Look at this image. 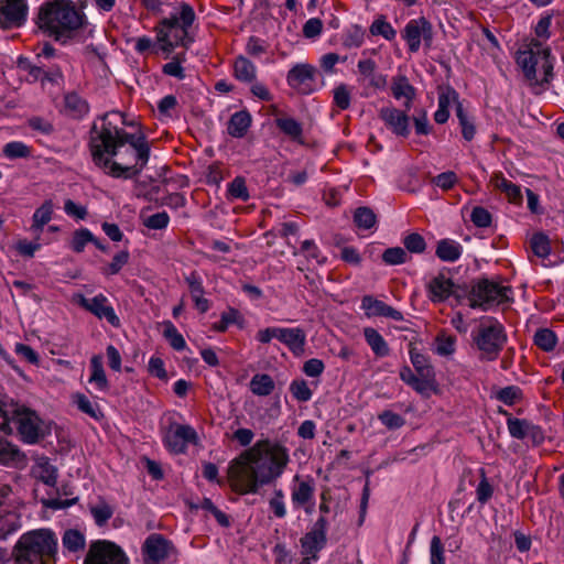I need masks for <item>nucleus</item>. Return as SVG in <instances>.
<instances>
[{
	"instance_id": "obj_7",
	"label": "nucleus",
	"mask_w": 564,
	"mask_h": 564,
	"mask_svg": "<svg viewBox=\"0 0 564 564\" xmlns=\"http://www.w3.org/2000/svg\"><path fill=\"white\" fill-rule=\"evenodd\" d=\"M195 20L193 7L186 2H180L175 12L160 22L158 40L162 43V50L171 52L175 46H187L192 42L188 30Z\"/></svg>"
},
{
	"instance_id": "obj_29",
	"label": "nucleus",
	"mask_w": 564,
	"mask_h": 564,
	"mask_svg": "<svg viewBox=\"0 0 564 564\" xmlns=\"http://www.w3.org/2000/svg\"><path fill=\"white\" fill-rule=\"evenodd\" d=\"M90 384H94L98 391H107L109 382L104 370L102 357L94 355L90 359V377L88 379Z\"/></svg>"
},
{
	"instance_id": "obj_40",
	"label": "nucleus",
	"mask_w": 564,
	"mask_h": 564,
	"mask_svg": "<svg viewBox=\"0 0 564 564\" xmlns=\"http://www.w3.org/2000/svg\"><path fill=\"white\" fill-rule=\"evenodd\" d=\"M228 133L234 138H242L247 134V111L234 113L227 126Z\"/></svg>"
},
{
	"instance_id": "obj_9",
	"label": "nucleus",
	"mask_w": 564,
	"mask_h": 564,
	"mask_svg": "<svg viewBox=\"0 0 564 564\" xmlns=\"http://www.w3.org/2000/svg\"><path fill=\"white\" fill-rule=\"evenodd\" d=\"M473 340L480 351L479 359L494 361L499 357L507 343V334L500 322L495 318H488L473 334Z\"/></svg>"
},
{
	"instance_id": "obj_28",
	"label": "nucleus",
	"mask_w": 564,
	"mask_h": 564,
	"mask_svg": "<svg viewBox=\"0 0 564 564\" xmlns=\"http://www.w3.org/2000/svg\"><path fill=\"white\" fill-rule=\"evenodd\" d=\"M491 183L496 188L506 194L510 203L516 205L522 203L520 186L508 181L502 173H495L491 177Z\"/></svg>"
},
{
	"instance_id": "obj_55",
	"label": "nucleus",
	"mask_w": 564,
	"mask_h": 564,
	"mask_svg": "<svg viewBox=\"0 0 564 564\" xmlns=\"http://www.w3.org/2000/svg\"><path fill=\"white\" fill-rule=\"evenodd\" d=\"M403 245L409 252L423 253L426 249V242L422 235L412 232L404 237Z\"/></svg>"
},
{
	"instance_id": "obj_61",
	"label": "nucleus",
	"mask_w": 564,
	"mask_h": 564,
	"mask_svg": "<svg viewBox=\"0 0 564 564\" xmlns=\"http://www.w3.org/2000/svg\"><path fill=\"white\" fill-rule=\"evenodd\" d=\"M521 395H522V392H521V389L519 387L509 386V387L502 388L498 392L497 399L499 401L503 402L505 404L512 405L518 400L521 399Z\"/></svg>"
},
{
	"instance_id": "obj_25",
	"label": "nucleus",
	"mask_w": 564,
	"mask_h": 564,
	"mask_svg": "<svg viewBox=\"0 0 564 564\" xmlns=\"http://www.w3.org/2000/svg\"><path fill=\"white\" fill-rule=\"evenodd\" d=\"M278 339L288 346L294 355L304 352L306 334L302 328H279Z\"/></svg>"
},
{
	"instance_id": "obj_54",
	"label": "nucleus",
	"mask_w": 564,
	"mask_h": 564,
	"mask_svg": "<svg viewBox=\"0 0 564 564\" xmlns=\"http://www.w3.org/2000/svg\"><path fill=\"white\" fill-rule=\"evenodd\" d=\"M378 420L388 429V430H398L401 429L405 424V420L398 413H394L390 410H384L378 414Z\"/></svg>"
},
{
	"instance_id": "obj_1",
	"label": "nucleus",
	"mask_w": 564,
	"mask_h": 564,
	"mask_svg": "<svg viewBox=\"0 0 564 564\" xmlns=\"http://www.w3.org/2000/svg\"><path fill=\"white\" fill-rule=\"evenodd\" d=\"M127 123L119 111L106 113L101 124H94L89 148L93 162L102 172L115 178H133L141 174L150 159V144L142 131L129 133L118 123Z\"/></svg>"
},
{
	"instance_id": "obj_8",
	"label": "nucleus",
	"mask_w": 564,
	"mask_h": 564,
	"mask_svg": "<svg viewBox=\"0 0 564 564\" xmlns=\"http://www.w3.org/2000/svg\"><path fill=\"white\" fill-rule=\"evenodd\" d=\"M409 354L417 375H414L409 366H403L400 369V379L415 392L429 397L431 391H435L436 386L434 368L429 358L419 352L412 343H410Z\"/></svg>"
},
{
	"instance_id": "obj_15",
	"label": "nucleus",
	"mask_w": 564,
	"mask_h": 564,
	"mask_svg": "<svg viewBox=\"0 0 564 564\" xmlns=\"http://www.w3.org/2000/svg\"><path fill=\"white\" fill-rule=\"evenodd\" d=\"M17 64L20 70L28 74V80L32 83L39 80L54 83L63 77L61 68L56 65L47 66L45 63H40L36 59L31 62L30 58L24 56H20Z\"/></svg>"
},
{
	"instance_id": "obj_30",
	"label": "nucleus",
	"mask_w": 564,
	"mask_h": 564,
	"mask_svg": "<svg viewBox=\"0 0 564 564\" xmlns=\"http://www.w3.org/2000/svg\"><path fill=\"white\" fill-rule=\"evenodd\" d=\"M20 527L19 514L0 506V540H6L10 534L18 531Z\"/></svg>"
},
{
	"instance_id": "obj_34",
	"label": "nucleus",
	"mask_w": 564,
	"mask_h": 564,
	"mask_svg": "<svg viewBox=\"0 0 564 564\" xmlns=\"http://www.w3.org/2000/svg\"><path fill=\"white\" fill-rule=\"evenodd\" d=\"M25 455L21 449L11 442L1 438L0 440V465H12L23 462Z\"/></svg>"
},
{
	"instance_id": "obj_53",
	"label": "nucleus",
	"mask_w": 564,
	"mask_h": 564,
	"mask_svg": "<svg viewBox=\"0 0 564 564\" xmlns=\"http://www.w3.org/2000/svg\"><path fill=\"white\" fill-rule=\"evenodd\" d=\"M408 254L401 247L388 248L382 253V261L389 265L402 264L405 263Z\"/></svg>"
},
{
	"instance_id": "obj_20",
	"label": "nucleus",
	"mask_w": 564,
	"mask_h": 564,
	"mask_svg": "<svg viewBox=\"0 0 564 564\" xmlns=\"http://www.w3.org/2000/svg\"><path fill=\"white\" fill-rule=\"evenodd\" d=\"M227 481L236 492H247V449L242 451L230 463L227 471Z\"/></svg>"
},
{
	"instance_id": "obj_56",
	"label": "nucleus",
	"mask_w": 564,
	"mask_h": 564,
	"mask_svg": "<svg viewBox=\"0 0 564 564\" xmlns=\"http://www.w3.org/2000/svg\"><path fill=\"white\" fill-rule=\"evenodd\" d=\"M529 423L530 422L527 420L509 417L507 420V425L510 435L517 440H524L527 437L525 432L528 431Z\"/></svg>"
},
{
	"instance_id": "obj_64",
	"label": "nucleus",
	"mask_w": 564,
	"mask_h": 564,
	"mask_svg": "<svg viewBox=\"0 0 564 564\" xmlns=\"http://www.w3.org/2000/svg\"><path fill=\"white\" fill-rule=\"evenodd\" d=\"M169 221H170V217H169L167 213L161 212V213H156V214L149 216L144 220V226L150 229L160 230V229L166 228L169 225Z\"/></svg>"
},
{
	"instance_id": "obj_43",
	"label": "nucleus",
	"mask_w": 564,
	"mask_h": 564,
	"mask_svg": "<svg viewBox=\"0 0 564 564\" xmlns=\"http://www.w3.org/2000/svg\"><path fill=\"white\" fill-rule=\"evenodd\" d=\"M39 479L47 486H55L57 481V469L47 460L42 459L36 465Z\"/></svg>"
},
{
	"instance_id": "obj_23",
	"label": "nucleus",
	"mask_w": 564,
	"mask_h": 564,
	"mask_svg": "<svg viewBox=\"0 0 564 564\" xmlns=\"http://www.w3.org/2000/svg\"><path fill=\"white\" fill-rule=\"evenodd\" d=\"M361 304L368 316H383L394 321L403 319V315L400 311L370 295L364 296Z\"/></svg>"
},
{
	"instance_id": "obj_4",
	"label": "nucleus",
	"mask_w": 564,
	"mask_h": 564,
	"mask_svg": "<svg viewBox=\"0 0 564 564\" xmlns=\"http://www.w3.org/2000/svg\"><path fill=\"white\" fill-rule=\"evenodd\" d=\"M0 430L11 434L13 424L25 444H36L50 434V425L34 410L9 397L0 398Z\"/></svg>"
},
{
	"instance_id": "obj_39",
	"label": "nucleus",
	"mask_w": 564,
	"mask_h": 564,
	"mask_svg": "<svg viewBox=\"0 0 564 564\" xmlns=\"http://www.w3.org/2000/svg\"><path fill=\"white\" fill-rule=\"evenodd\" d=\"M354 223L359 229L368 230L376 226L377 216L370 207L361 206L354 213Z\"/></svg>"
},
{
	"instance_id": "obj_3",
	"label": "nucleus",
	"mask_w": 564,
	"mask_h": 564,
	"mask_svg": "<svg viewBox=\"0 0 564 564\" xmlns=\"http://www.w3.org/2000/svg\"><path fill=\"white\" fill-rule=\"evenodd\" d=\"M289 463L285 447L260 441L249 447V495L257 494L258 487L275 481Z\"/></svg>"
},
{
	"instance_id": "obj_14",
	"label": "nucleus",
	"mask_w": 564,
	"mask_h": 564,
	"mask_svg": "<svg viewBox=\"0 0 564 564\" xmlns=\"http://www.w3.org/2000/svg\"><path fill=\"white\" fill-rule=\"evenodd\" d=\"M196 441L197 433L192 426L177 423L171 424L163 436L165 447L174 454L185 453L188 444Z\"/></svg>"
},
{
	"instance_id": "obj_31",
	"label": "nucleus",
	"mask_w": 564,
	"mask_h": 564,
	"mask_svg": "<svg viewBox=\"0 0 564 564\" xmlns=\"http://www.w3.org/2000/svg\"><path fill=\"white\" fill-rule=\"evenodd\" d=\"M436 257L445 262H455L462 254V246L452 239H442L437 242Z\"/></svg>"
},
{
	"instance_id": "obj_44",
	"label": "nucleus",
	"mask_w": 564,
	"mask_h": 564,
	"mask_svg": "<svg viewBox=\"0 0 564 564\" xmlns=\"http://www.w3.org/2000/svg\"><path fill=\"white\" fill-rule=\"evenodd\" d=\"M533 253L539 258H546L551 253L549 237L543 232L534 234L530 240Z\"/></svg>"
},
{
	"instance_id": "obj_2",
	"label": "nucleus",
	"mask_w": 564,
	"mask_h": 564,
	"mask_svg": "<svg viewBox=\"0 0 564 564\" xmlns=\"http://www.w3.org/2000/svg\"><path fill=\"white\" fill-rule=\"evenodd\" d=\"M86 15L70 0H51L37 10L35 23L55 41L65 43L84 26Z\"/></svg>"
},
{
	"instance_id": "obj_16",
	"label": "nucleus",
	"mask_w": 564,
	"mask_h": 564,
	"mask_svg": "<svg viewBox=\"0 0 564 564\" xmlns=\"http://www.w3.org/2000/svg\"><path fill=\"white\" fill-rule=\"evenodd\" d=\"M316 68L311 64H296L286 76L289 86L299 94L310 95L316 89Z\"/></svg>"
},
{
	"instance_id": "obj_11",
	"label": "nucleus",
	"mask_w": 564,
	"mask_h": 564,
	"mask_svg": "<svg viewBox=\"0 0 564 564\" xmlns=\"http://www.w3.org/2000/svg\"><path fill=\"white\" fill-rule=\"evenodd\" d=\"M144 563L165 562L176 560L177 550L172 541L160 533H151L141 546Z\"/></svg>"
},
{
	"instance_id": "obj_27",
	"label": "nucleus",
	"mask_w": 564,
	"mask_h": 564,
	"mask_svg": "<svg viewBox=\"0 0 564 564\" xmlns=\"http://www.w3.org/2000/svg\"><path fill=\"white\" fill-rule=\"evenodd\" d=\"M89 111L88 102L77 93L72 91L64 95L62 112L72 119H82Z\"/></svg>"
},
{
	"instance_id": "obj_51",
	"label": "nucleus",
	"mask_w": 564,
	"mask_h": 564,
	"mask_svg": "<svg viewBox=\"0 0 564 564\" xmlns=\"http://www.w3.org/2000/svg\"><path fill=\"white\" fill-rule=\"evenodd\" d=\"M2 152L8 159L28 158L30 148L21 141H12L3 147Z\"/></svg>"
},
{
	"instance_id": "obj_17",
	"label": "nucleus",
	"mask_w": 564,
	"mask_h": 564,
	"mask_svg": "<svg viewBox=\"0 0 564 564\" xmlns=\"http://www.w3.org/2000/svg\"><path fill=\"white\" fill-rule=\"evenodd\" d=\"M26 0H0V28H20L26 21Z\"/></svg>"
},
{
	"instance_id": "obj_12",
	"label": "nucleus",
	"mask_w": 564,
	"mask_h": 564,
	"mask_svg": "<svg viewBox=\"0 0 564 564\" xmlns=\"http://www.w3.org/2000/svg\"><path fill=\"white\" fill-rule=\"evenodd\" d=\"M129 558L113 542L100 540L91 543L84 564H128Z\"/></svg>"
},
{
	"instance_id": "obj_42",
	"label": "nucleus",
	"mask_w": 564,
	"mask_h": 564,
	"mask_svg": "<svg viewBox=\"0 0 564 564\" xmlns=\"http://www.w3.org/2000/svg\"><path fill=\"white\" fill-rule=\"evenodd\" d=\"M163 326V336L170 343L172 348L177 351L184 350L186 348V341L174 324L167 321L164 322Z\"/></svg>"
},
{
	"instance_id": "obj_32",
	"label": "nucleus",
	"mask_w": 564,
	"mask_h": 564,
	"mask_svg": "<svg viewBox=\"0 0 564 564\" xmlns=\"http://www.w3.org/2000/svg\"><path fill=\"white\" fill-rule=\"evenodd\" d=\"M364 336L367 344L370 346L371 350L377 357L381 358L389 355V346L377 329L372 327H366L364 329Z\"/></svg>"
},
{
	"instance_id": "obj_24",
	"label": "nucleus",
	"mask_w": 564,
	"mask_h": 564,
	"mask_svg": "<svg viewBox=\"0 0 564 564\" xmlns=\"http://www.w3.org/2000/svg\"><path fill=\"white\" fill-rule=\"evenodd\" d=\"M185 282L187 283L195 307L200 313H206L210 307V302L204 296L205 290L200 275L196 271H193L185 276Z\"/></svg>"
},
{
	"instance_id": "obj_37",
	"label": "nucleus",
	"mask_w": 564,
	"mask_h": 564,
	"mask_svg": "<svg viewBox=\"0 0 564 564\" xmlns=\"http://www.w3.org/2000/svg\"><path fill=\"white\" fill-rule=\"evenodd\" d=\"M73 401L80 412L87 414L88 416L93 417L94 420L100 421L104 417V413H102L100 406L97 403L91 402L85 394H83V393L74 394Z\"/></svg>"
},
{
	"instance_id": "obj_49",
	"label": "nucleus",
	"mask_w": 564,
	"mask_h": 564,
	"mask_svg": "<svg viewBox=\"0 0 564 564\" xmlns=\"http://www.w3.org/2000/svg\"><path fill=\"white\" fill-rule=\"evenodd\" d=\"M334 105L340 110H346L350 107L351 90L346 84H339L333 90Z\"/></svg>"
},
{
	"instance_id": "obj_6",
	"label": "nucleus",
	"mask_w": 564,
	"mask_h": 564,
	"mask_svg": "<svg viewBox=\"0 0 564 564\" xmlns=\"http://www.w3.org/2000/svg\"><path fill=\"white\" fill-rule=\"evenodd\" d=\"M516 62L530 86L547 88L554 74V57L550 47H543L539 39H531L524 50H519Z\"/></svg>"
},
{
	"instance_id": "obj_19",
	"label": "nucleus",
	"mask_w": 564,
	"mask_h": 564,
	"mask_svg": "<svg viewBox=\"0 0 564 564\" xmlns=\"http://www.w3.org/2000/svg\"><path fill=\"white\" fill-rule=\"evenodd\" d=\"M408 110H400L394 107H384L379 111L380 119L398 137L406 138L410 134Z\"/></svg>"
},
{
	"instance_id": "obj_46",
	"label": "nucleus",
	"mask_w": 564,
	"mask_h": 564,
	"mask_svg": "<svg viewBox=\"0 0 564 564\" xmlns=\"http://www.w3.org/2000/svg\"><path fill=\"white\" fill-rule=\"evenodd\" d=\"M275 124L284 134L292 139H299L302 135V126L293 118H278Z\"/></svg>"
},
{
	"instance_id": "obj_10",
	"label": "nucleus",
	"mask_w": 564,
	"mask_h": 564,
	"mask_svg": "<svg viewBox=\"0 0 564 564\" xmlns=\"http://www.w3.org/2000/svg\"><path fill=\"white\" fill-rule=\"evenodd\" d=\"M510 286L500 285L487 278L478 279L471 283V304L470 307H480L487 311L494 303L500 304L509 301L508 293Z\"/></svg>"
},
{
	"instance_id": "obj_36",
	"label": "nucleus",
	"mask_w": 564,
	"mask_h": 564,
	"mask_svg": "<svg viewBox=\"0 0 564 564\" xmlns=\"http://www.w3.org/2000/svg\"><path fill=\"white\" fill-rule=\"evenodd\" d=\"M249 388L252 393L261 397L271 394L275 388V383L271 376L267 373H257L249 382Z\"/></svg>"
},
{
	"instance_id": "obj_21",
	"label": "nucleus",
	"mask_w": 564,
	"mask_h": 564,
	"mask_svg": "<svg viewBox=\"0 0 564 564\" xmlns=\"http://www.w3.org/2000/svg\"><path fill=\"white\" fill-rule=\"evenodd\" d=\"M429 299L433 303H442L452 296L453 281L443 271L438 272L426 285Z\"/></svg>"
},
{
	"instance_id": "obj_22",
	"label": "nucleus",
	"mask_w": 564,
	"mask_h": 564,
	"mask_svg": "<svg viewBox=\"0 0 564 564\" xmlns=\"http://www.w3.org/2000/svg\"><path fill=\"white\" fill-rule=\"evenodd\" d=\"M300 542L302 554L305 555L302 564H311L312 560L316 561L318 558L317 554L326 545L327 538L311 530L301 538Z\"/></svg>"
},
{
	"instance_id": "obj_52",
	"label": "nucleus",
	"mask_w": 564,
	"mask_h": 564,
	"mask_svg": "<svg viewBox=\"0 0 564 564\" xmlns=\"http://www.w3.org/2000/svg\"><path fill=\"white\" fill-rule=\"evenodd\" d=\"M370 32L372 35H381L388 41L393 40L397 34L395 30L384 20L383 17L373 21L370 26Z\"/></svg>"
},
{
	"instance_id": "obj_18",
	"label": "nucleus",
	"mask_w": 564,
	"mask_h": 564,
	"mask_svg": "<svg viewBox=\"0 0 564 564\" xmlns=\"http://www.w3.org/2000/svg\"><path fill=\"white\" fill-rule=\"evenodd\" d=\"M78 304L99 319L105 318L110 325L115 327L120 325L119 317L104 294H98L91 299L79 295Z\"/></svg>"
},
{
	"instance_id": "obj_35",
	"label": "nucleus",
	"mask_w": 564,
	"mask_h": 564,
	"mask_svg": "<svg viewBox=\"0 0 564 564\" xmlns=\"http://www.w3.org/2000/svg\"><path fill=\"white\" fill-rule=\"evenodd\" d=\"M90 514L98 527H104L113 516L115 508L105 499L99 498L95 505L89 506Z\"/></svg>"
},
{
	"instance_id": "obj_26",
	"label": "nucleus",
	"mask_w": 564,
	"mask_h": 564,
	"mask_svg": "<svg viewBox=\"0 0 564 564\" xmlns=\"http://www.w3.org/2000/svg\"><path fill=\"white\" fill-rule=\"evenodd\" d=\"M391 93L395 99L404 98V108L410 110L412 101L416 96V89L409 83L405 75H397L392 77Z\"/></svg>"
},
{
	"instance_id": "obj_47",
	"label": "nucleus",
	"mask_w": 564,
	"mask_h": 564,
	"mask_svg": "<svg viewBox=\"0 0 564 564\" xmlns=\"http://www.w3.org/2000/svg\"><path fill=\"white\" fill-rule=\"evenodd\" d=\"M93 241H95L93 232L87 228H80L74 232L70 248L73 251L80 253L84 251L86 245Z\"/></svg>"
},
{
	"instance_id": "obj_62",
	"label": "nucleus",
	"mask_w": 564,
	"mask_h": 564,
	"mask_svg": "<svg viewBox=\"0 0 564 564\" xmlns=\"http://www.w3.org/2000/svg\"><path fill=\"white\" fill-rule=\"evenodd\" d=\"M14 352L31 365L37 366L40 364L39 354L29 345L17 343Z\"/></svg>"
},
{
	"instance_id": "obj_63",
	"label": "nucleus",
	"mask_w": 564,
	"mask_h": 564,
	"mask_svg": "<svg viewBox=\"0 0 564 564\" xmlns=\"http://www.w3.org/2000/svg\"><path fill=\"white\" fill-rule=\"evenodd\" d=\"M470 219L476 227L486 228L491 225V214L484 207H474Z\"/></svg>"
},
{
	"instance_id": "obj_38",
	"label": "nucleus",
	"mask_w": 564,
	"mask_h": 564,
	"mask_svg": "<svg viewBox=\"0 0 564 564\" xmlns=\"http://www.w3.org/2000/svg\"><path fill=\"white\" fill-rule=\"evenodd\" d=\"M533 343L543 351L549 352L556 347L557 336L550 328H539L533 336Z\"/></svg>"
},
{
	"instance_id": "obj_59",
	"label": "nucleus",
	"mask_w": 564,
	"mask_h": 564,
	"mask_svg": "<svg viewBox=\"0 0 564 564\" xmlns=\"http://www.w3.org/2000/svg\"><path fill=\"white\" fill-rule=\"evenodd\" d=\"M455 337L441 333L436 337V352L441 356H449L455 351Z\"/></svg>"
},
{
	"instance_id": "obj_60",
	"label": "nucleus",
	"mask_w": 564,
	"mask_h": 564,
	"mask_svg": "<svg viewBox=\"0 0 564 564\" xmlns=\"http://www.w3.org/2000/svg\"><path fill=\"white\" fill-rule=\"evenodd\" d=\"M445 550L440 536L434 535L431 540L430 555L431 564H445Z\"/></svg>"
},
{
	"instance_id": "obj_50",
	"label": "nucleus",
	"mask_w": 564,
	"mask_h": 564,
	"mask_svg": "<svg viewBox=\"0 0 564 564\" xmlns=\"http://www.w3.org/2000/svg\"><path fill=\"white\" fill-rule=\"evenodd\" d=\"M63 545L70 552H76L84 547L85 538L77 530H67L63 536Z\"/></svg>"
},
{
	"instance_id": "obj_45",
	"label": "nucleus",
	"mask_w": 564,
	"mask_h": 564,
	"mask_svg": "<svg viewBox=\"0 0 564 564\" xmlns=\"http://www.w3.org/2000/svg\"><path fill=\"white\" fill-rule=\"evenodd\" d=\"M314 487L310 481H301L292 491V501L297 506H304L313 498Z\"/></svg>"
},
{
	"instance_id": "obj_48",
	"label": "nucleus",
	"mask_w": 564,
	"mask_h": 564,
	"mask_svg": "<svg viewBox=\"0 0 564 564\" xmlns=\"http://www.w3.org/2000/svg\"><path fill=\"white\" fill-rule=\"evenodd\" d=\"M130 259V253L128 250H121L116 253L112 258V261L105 268L101 269L102 274L105 275H115L118 274L121 269L128 263Z\"/></svg>"
},
{
	"instance_id": "obj_33",
	"label": "nucleus",
	"mask_w": 564,
	"mask_h": 564,
	"mask_svg": "<svg viewBox=\"0 0 564 564\" xmlns=\"http://www.w3.org/2000/svg\"><path fill=\"white\" fill-rule=\"evenodd\" d=\"M53 215V203L51 200L44 202L33 214L31 230L36 235V240L43 227L48 224Z\"/></svg>"
},
{
	"instance_id": "obj_57",
	"label": "nucleus",
	"mask_w": 564,
	"mask_h": 564,
	"mask_svg": "<svg viewBox=\"0 0 564 564\" xmlns=\"http://www.w3.org/2000/svg\"><path fill=\"white\" fill-rule=\"evenodd\" d=\"M292 395L300 402H306L312 398V390L308 388L305 380H294L290 384Z\"/></svg>"
},
{
	"instance_id": "obj_41",
	"label": "nucleus",
	"mask_w": 564,
	"mask_h": 564,
	"mask_svg": "<svg viewBox=\"0 0 564 564\" xmlns=\"http://www.w3.org/2000/svg\"><path fill=\"white\" fill-rule=\"evenodd\" d=\"M226 198L229 202L247 200V181L243 176H236L227 186Z\"/></svg>"
},
{
	"instance_id": "obj_5",
	"label": "nucleus",
	"mask_w": 564,
	"mask_h": 564,
	"mask_svg": "<svg viewBox=\"0 0 564 564\" xmlns=\"http://www.w3.org/2000/svg\"><path fill=\"white\" fill-rule=\"evenodd\" d=\"M57 550L56 534L50 529H37L20 535L11 556L14 564H55Z\"/></svg>"
},
{
	"instance_id": "obj_13",
	"label": "nucleus",
	"mask_w": 564,
	"mask_h": 564,
	"mask_svg": "<svg viewBox=\"0 0 564 564\" xmlns=\"http://www.w3.org/2000/svg\"><path fill=\"white\" fill-rule=\"evenodd\" d=\"M402 37L406 41L409 51L412 53H416L420 50L421 40H423L426 48H431L433 43V25L424 17L412 19L406 23Z\"/></svg>"
},
{
	"instance_id": "obj_58",
	"label": "nucleus",
	"mask_w": 564,
	"mask_h": 564,
	"mask_svg": "<svg viewBox=\"0 0 564 564\" xmlns=\"http://www.w3.org/2000/svg\"><path fill=\"white\" fill-rule=\"evenodd\" d=\"M238 317L239 312L234 308H229L221 314L219 322L212 325V329L219 333L225 332L230 325L238 323Z\"/></svg>"
}]
</instances>
